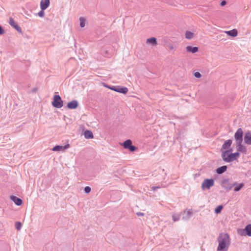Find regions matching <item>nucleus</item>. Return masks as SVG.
Returning a JSON list of instances; mask_svg holds the SVG:
<instances>
[{"label": "nucleus", "instance_id": "1", "mask_svg": "<svg viewBox=\"0 0 251 251\" xmlns=\"http://www.w3.org/2000/svg\"><path fill=\"white\" fill-rule=\"evenodd\" d=\"M218 246L217 251H227L230 245V238L227 233H221L218 238Z\"/></svg>", "mask_w": 251, "mask_h": 251}, {"label": "nucleus", "instance_id": "2", "mask_svg": "<svg viewBox=\"0 0 251 251\" xmlns=\"http://www.w3.org/2000/svg\"><path fill=\"white\" fill-rule=\"evenodd\" d=\"M232 149L223 151L222 157L224 161L227 162H230L236 160L240 156L239 152L231 153Z\"/></svg>", "mask_w": 251, "mask_h": 251}, {"label": "nucleus", "instance_id": "3", "mask_svg": "<svg viewBox=\"0 0 251 251\" xmlns=\"http://www.w3.org/2000/svg\"><path fill=\"white\" fill-rule=\"evenodd\" d=\"M52 104L54 107L58 108H60L63 106V102L59 95L54 96Z\"/></svg>", "mask_w": 251, "mask_h": 251}, {"label": "nucleus", "instance_id": "4", "mask_svg": "<svg viewBox=\"0 0 251 251\" xmlns=\"http://www.w3.org/2000/svg\"><path fill=\"white\" fill-rule=\"evenodd\" d=\"M214 182L213 179H205L202 183L201 188L202 190L209 189L214 185Z\"/></svg>", "mask_w": 251, "mask_h": 251}, {"label": "nucleus", "instance_id": "5", "mask_svg": "<svg viewBox=\"0 0 251 251\" xmlns=\"http://www.w3.org/2000/svg\"><path fill=\"white\" fill-rule=\"evenodd\" d=\"M132 141L130 140H127L124 142L123 146L124 148L129 149L131 151H134L136 150V148L135 146H132Z\"/></svg>", "mask_w": 251, "mask_h": 251}, {"label": "nucleus", "instance_id": "6", "mask_svg": "<svg viewBox=\"0 0 251 251\" xmlns=\"http://www.w3.org/2000/svg\"><path fill=\"white\" fill-rule=\"evenodd\" d=\"M243 131L241 128H239L234 135V138L236 142H241L243 141Z\"/></svg>", "mask_w": 251, "mask_h": 251}, {"label": "nucleus", "instance_id": "7", "mask_svg": "<svg viewBox=\"0 0 251 251\" xmlns=\"http://www.w3.org/2000/svg\"><path fill=\"white\" fill-rule=\"evenodd\" d=\"M110 89L115 91L116 92L123 93L126 94L128 92V89L126 87H122V88H115V87H110Z\"/></svg>", "mask_w": 251, "mask_h": 251}, {"label": "nucleus", "instance_id": "8", "mask_svg": "<svg viewBox=\"0 0 251 251\" xmlns=\"http://www.w3.org/2000/svg\"><path fill=\"white\" fill-rule=\"evenodd\" d=\"M242 142H236V148L238 152H246V147L242 145Z\"/></svg>", "mask_w": 251, "mask_h": 251}, {"label": "nucleus", "instance_id": "9", "mask_svg": "<svg viewBox=\"0 0 251 251\" xmlns=\"http://www.w3.org/2000/svg\"><path fill=\"white\" fill-rule=\"evenodd\" d=\"M70 147V145L69 144L66 145L64 146H55L53 149V151H64L66 149H67L69 148Z\"/></svg>", "mask_w": 251, "mask_h": 251}, {"label": "nucleus", "instance_id": "10", "mask_svg": "<svg viewBox=\"0 0 251 251\" xmlns=\"http://www.w3.org/2000/svg\"><path fill=\"white\" fill-rule=\"evenodd\" d=\"M50 0H41L40 7L42 10L46 9L50 5Z\"/></svg>", "mask_w": 251, "mask_h": 251}, {"label": "nucleus", "instance_id": "11", "mask_svg": "<svg viewBox=\"0 0 251 251\" xmlns=\"http://www.w3.org/2000/svg\"><path fill=\"white\" fill-rule=\"evenodd\" d=\"M10 199L13 201L14 202V203L17 205H18V206H20L21 205H22V203H23V201L22 200L20 199V198H18L17 197H16V196H11L10 197Z\"/></svg>", "mask_w": 251, "mask_h": 251}, {"label": "nucleus", "instance_id": "12", "mask_svg": "<svg viewBox=\"0 0 251 251\" xmlns=\"http://www.w3.org/2000/svg\"><path fill=\"white\" fill-rule=\"evenodd\" d=\"M78 106V102L76 100H72L67 104V107L69 109H75Z\"/></svg>", "mask_w": 251, "mask_h": 251}, {"label": "nucleus", "instance_id": "13", "mask_svg": "<svg viewBox=\"0 0 251 251\" xmlns=\"http://www.w3.org/2000/svg\"><path fill=\"white\" fill-rule=\"evenodd\" d=\"M244 140L245 143L251 145V133L250 132H248L245 134Z\"/></svg>", "mask_w": 251, "mask_h": 251}, {"label": "nucleus", "instance_id": "14", "mask_svg": "<svg viewBox=\"0 0 251 251\" xmlns=\"http://www.w3.org/2000/svg\"><path fill=\"white\" fill-rule=\"evenodd\" d=\"M232 141L231 140H226L222 146V149L226 150L229 148L232 144Z\"/></svg>", "mask_w": 251, "mask_h": 251}, {"label": "nucleus", "instance_id": "15", "mask_svg": "<svg viewBox=\"0 0 251 251\" xmlns=\"http://www.w3.org/2000/svg\"><path fill=\"white\" fill-rule=\"evenodd\" d=\"M146 43L147 44H151L154 46H156L157 45V41L156 39L154 37H151L150 38H148L146 40Z\"/></svg>", "mask_w": 251, "mask_h": 251}, {"label": "nucleus", "instance_id": "16", "mask_svg": "<svg viewBox=\"0 0 251 251\" xmlns=\"http://www.w3.org/2000/svg\"><path fill=\"white\" fill-rule=\"evenodd\" d=\"M186 50L189 52L196 53L198 51V48L196 47H192L191 46H187L186 47Z\"/></svg>", "mask_w": 251, "mask_h": 251}, {"label": "nucleus", "instance_id": "17", "mask_svg": "<svg viewBox=\"0 0 251 251\" xmlns=\"http://www.w3.org/2000/svg\"><path fill=\"white\" fill-rule=\"evenodd\" d=\"M225 33H226L228 35L232 36V37H236L237 35L238 32L236 29H233L231 30L225 31Z\"/></svg>", "mask_w": 251, "mask_h": 251}, {"label": "nucleus", "instance_id": "18", "mask_svg": "<svg viewBox=\"0 0 251 251\" xmlns=\"http://www.w3.org/2000/svg\"><path fill=\"white\" fill-rule=\"evenodd\" d=\"M233 186H235L234 191L235 192H237L240 191L244 186V184L242 183L240 184H237L235 182L233 184Z\"/></svg>", "mask_w": 251, "mask_h": 251}, {"label": "nucleus", "instance_id": "19", "mask_svg": "<svg viewBox=\"0 0 251 251\" xmlns=\"http://www.w3.org/2000/svg\"><path fill=\"white\" fill-rule=\"evenodd\" d=\"M84 135L86 139H92L94 137L93 133L90 130H86L84 133Z\"/></svg>", "mask_w": 251, "mask_h": 251}, {"label": "nucleus", "instance_id": "20", "mask_svg": "<svg viewBox=\"0 0 251 251\" xmlns=\"http://www.w3.org/2000/svg\"><path fill=\"white\" fill-rule=\"evenodd\" d=\"M226 169L227 167L226 166H223L218 168L216 170V172L219 174H221L225 172L226 170Z\"/></svg>", "mask_w": 251, "mask_h": 251}, {"label": "nucleus", "instance_id": "21", "mask_svg": "<svg viewBox=\"0 0 251 251\" xmlns=\"http://www.w3.org/2000/svg\"><path fill=\"white\" fill-rule=\"evenodd\" d=\"M185 37L186 39L190 40L194 37V33L191 31H187L185 32Z\"/></svg>", "mask_w": 251, "mask_h": 251}, {"label": "nucleus", "instance_id": "22", "mask_svg": "<svg viewBox=\"0 0 251 251\" xmlns=\"http://www.w3.org/2000/svg\"><path fill=\"white\" fill-rule=\"evenodd\" d=\"M9 24L15 27L16 29H18L19 27L18 26V25L16 24V22H15L14 20L12 18H10L9 19Z\"/></svg>", "mask_w": 251, "mask_h": 251}, {"label": "nucleus", "instance_id": "23", "mask_svg": "<svg viewBox=\"0 0 251 251\" xmlns=\"http://www.w3.org/2000/svg\"><path fill=\"white\" fill-rule=\"evenodd\" d=\"M247 234L249 236H251V225H249L246 226L245 229Z\"/></svg>", "mask_w": 251, "mask_h": 251}, {"label": "nucleus", "instance_id": "24", "mask_svg": "<svg viewBox=\"0 0 251 251\" xmlns=\"http://www.w3.org/2000/svg\"><path fill=\"white\" fill-rule=\"evenodd\" d=\"M80 26L81 27H84L85 26V19L82 18V17H81L80 18Z\"/></svg>", "mask_w": 251, "mask_h": 251}, {"label": "nucleus", "instance_id": "25", "mask_svg": "<svg viewBox=\"0 0 251 251\" xmlns=\"http://www.w3.org/2000/svg\"><path fill=\"white\" fill-rule=\"evenodd\" d=\"M223 208V207L222 205H219L218 206L215 210V212L216 213L218 214L220 213L221 212V210Z\"/></svg>", "mask_w": 251, "mask_h": 251}, {"label": "nucleus", "instance_id": "26", "mask_svg": "<svg viewBox=\"0 0 251 251\" xmlns=\"http://www.w3.org/2000/svg\"><path fill=\"white\" fill-rule=\"evenodd\" d=\"M22 225L20 222H16L15 224V227L18 229L19 230L21 227Z\"/></svg>", "mask_w": 251, "mask_h": 251}, {"label": "nucleus", "instance_id": "27", "mask_svg": "<svg viewBox=\"0 0 251 251\" xmlns=\"http://www.w3.org/2000/svg\"><path fill=\"white\" fill-rule=\"evenodd\" d=\"M45 10H42L39 11L38 13V15L41 17H43L44 16V14H45V13H44V11Z\"/></svg>", "mask_w": 251, "mask_h": 251}, {"label": "nucleus", "instance_id": "28", "mask_svg": "<svg viewBox=\"0 0 251 251\" xmlns=\"http://www.w3.org/2000/svg\"><path fill=\"white\" fill-rule=\"evenodd\" d=\"M173 219L174 222H176L179 219V216L177 215H173Z\"/></svg>", "mask_w": 251, "mask_h": 251}, {"label": "nucleus", "instance_id": "29", "mask_svg": "<svg viewBox=\"0 0 251 251\" xmlns=\"http://www.w3.org/2000/svg\"><path fill=\"white\" fill-rule=\"evenodd\" d=\"M91 188L89 186H86L85 187V189H84V191L85 192V193H89L91 191Z\"/></svg>", "mask_w": 251, "mask_h": 251}, {"label": "nucleus", "instance_id": "30", "mask_svg": "<svg viewBox=\"0 0 251 251\" xmlns=\"http://www.w3.org/2000/svg\"><path fill=\"white\" fill-rule=\"evenodd\" d=\"M194 76L197 78H200L201 75L199 72H196L194 73Z\"/></svg>", "mask_w": 251, "mask_h": 251}, {"label": "nucleus", "instance_id": "31", "mask_svg": "<svg viewBox=\"0 0 251 251\" xmlns=\"http://www.w3.org/2000/svg\"><path fill=\"white\" fill-rule=\"evenodd\" d=\"M228 181L227 180H224L223 182V187H226V188H227V184H228Z\"/></svg>", "mask_w": 251, "mask_h": 251}, {"label": "nucleus", "instance_id": "32", "mask_svg": "<svg viewBox=\"0 0 251 251\" xmlns=\"http://www.w3.org/2000/svg\"><path fill=\"white\" fill-rule=\"evenodd\" d=\"M226 1L225 0H223L222 1L221 3H220V5L222 6H224L226 4Z\"/></svg>", "mask_w": 251, "mask_h": 251}, {"label": "nucleus", "instance_id": "33", "mask_svg": "<svg viewBox=\"0 0 251 251\" xmlns=\"http://www.w3.org/2000/svg\"><path fill=\"white\" fill-rule=\"evenodd\" d=\"M3 33H4V30L0 26V35H1Z\"/></svg>", "mask_w": 251, "mask_h": 251}, {"label": "nucleus", "instance_id": "34", "mask_svg": "<svg viewBox=\"0 0 251 251\" xmlns=\"http://www.w3.org/2000/svg\"><path fill=\"white\" fill-rule=\"evenodd\" d=\"M137 214L138 216H143L144 215V213H141V212L137 213Z\"/></svg>", "mask_w": 251, "mask_h": 251}, {"label": "nucleus", "instance_id": "35", "mask_svg": "<svg viewBox=\"0 0 251 251\" xmlns=\"http://www.w3.org/2000/svg\"><path fill=\"white\" fill-rule=\"evenodd\" d=\"M158 188H159V187H152L151 188V189H152L153 190H155L156 189H158Z\"/></svg>", "mask_w": 251, "mask_h": 251}, {"label": "nucleus", "instance_id": "36", "mask_svg": "<svg viewBox=\"0 0 251 251\" xmlns=\"http://www.w3.org/2000/svg\"><path fill=\"white\" fill-rule=\"evenodd\" d=\"M169 48H170V50H173V49H174V47H173V46H171L169 47Z\"/></svg>", "mask_w": 251, "mask_h": 251}, {"label": "nucleus", "instance_id": "37", "mask_svg": "<svg viewBox=\"0 0 251 251\" xmlns=\"http://www.w3.org/2000/svg\"><path fill=\"white\" fill-rule=\"evenodd\" d=\"M231 188H232V186H230V187H229V189H231Z\"/></svg>", "mask_w": 251, "mask_h": 251}]
</instances>
